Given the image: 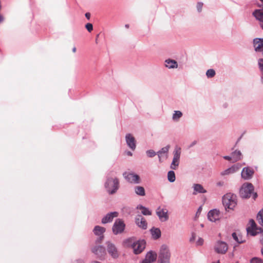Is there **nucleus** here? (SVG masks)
I'll return each instance as SVG.
<instances>
[{"instance_id":"47","label":"nucleus","mask_w":263,"mask_h":263,"mask_svg":"<svg viewBox=\"0 0 263 263\" xmlns=\"http://www.w3.org/2000/svg\"><path fill=\"white\" fill-rule=\"evenodd\" d=\"M223 158L227 160H229V161H231L232 160L233 161V157H232V156L231 155V156H224L223 157Z\"/></svg>"},{"instance_id":"17","label":"nucleus","mask_w":263,"mask_h":263,"mask_svg":"<svg viewBox=\"0 0 263 263\" xmlns=\"http://www.w3.org/2000/svg\"><path fill=\"white\" fill-rule=\"evenodd\" d=\"M252 15L258 21L260 28L263 30V10H254L252 12Z\"/></svg>"},{"instance_id":"57","label":"nucleus","mask_w":263,"mask_h":263,"mask_svg":"<svg viewBox=\"0 0 263 263\" xmlns=\"http://www.w3.org/2000/svg\"><path fill=\"white\" fill-rule=\"evenodd\" d=\"M261 83L263 84V71L262 72H261Z\"/></svg>"},{"instance_id":"31","label":"nucleus","mask_w":263,"mask_h":263,"mask_svg":"<svg viewBox=\"0 0 263 263\" xmlns=\"http://www.w3.org/2000/svg\"><path fill=\"white\" fill-rule=\"evenodd\" d=\"M233 238L238 243H242L245 242V240H243L241 235H237L236 232H233L232 234Z\"/></svg>"},{"instance_id":"21","label":"nucleus","mask_w":263,"mask_h":263,"mask_svg":"<svg viewBox=\"0 0 263 263\" xmlns=\"http://www.w3.org/2000/svg\"><path fill=\"white\" fill-rule=\"evenodd\" d=\"M170 148V146L167 145L163 148H162L160 150H159L157 152V155L158 156L159 161H161V158L165 156V157L167 158V153Z\"/></svg>"},{"instance_id":"38","label":"nucleus","mask_w":263,"mask_h":263,"mask_svg":"<svg viewBox=\"0 0 263 263\" xmlns=\"http://www.w3.org/2000/svg\"><path fill=\"white\" fill-rule=\"evenodd\" d=\"M258 68L260 71V72L263 71V59H259L258 60Z\"/></svg>"},{"instance_id":"2","label":"nucleus","mask_w":263,"mask_h":263,"mask_svg":"<svg viewBox=\"0 0 263 263\" xmlns=\"http://www.w3.org/2000/svg\"><path fill=\"white\" fill-rule=\"evenodd\" d=\"M254 187L251 183H244L240 190L239 194L242 198L247 199L251 197L255 200L257 197V194L254 192Z\"/></svg>"},{"instance_id":"51","label":"nucleus","mask_w":263,"mask_h":263,"mask_svg":"<svg viewBox=\"0 0 263 263\" xmlns=\"http://www.w3.org/2000/svg\"><path fill=\"white\" fill-rule=\"evenodd\" d=\"M90 15H90V13H89V12H87V13H85V16L87 20H89L90 19Z\"/></svg>"},{"instance_id":"27","label":"nucleus","mask_w":263,"mask_h":263,"mask_svg":"<svg viewBox=\"0 0 263 263\" xmlns=\"http://www.w3.org/2000/svg\"><path fill=\"white\" fill-rule=\"evenodd\" d=\"M136 241V240L134 237H130L125 239L123 241V243L124 246L126 247H131L132 248Z\"/></svg>"},{"instance_id":"43","label":"nucleus","mask_w":263,"mask_h":263,"mask_svg":"<svg viewBox=\"0 0 263 263\" xmlns=\"http://www.w3.org/2000/svg\"><path fill=\"white\" fill-rule=\"evenodd\" d=\"M250 222L251 224V227L250 228H258L257 226V224H256L255 222L254 221V220L253 219H250Z\"/></svg>"},{"instance_id":"28","label":"nucleus","mask_w":263,"mask_h":263,"mask_svg":"<svg viewBox=\"0 0 263 263\" xmlns=\"http://www.w3.org/2000/svg\"><path fill=\"white\" fill-rule=\"evenodd\" d=\"M137 209L141 210V213L143 215L147 216L152 215V212L149 210V209L144 206L141 204L138 205Z\"/></svg>"},{"instance_id":"56","label":"nucleus","mask_w":263,"mask_h":263,"mask_svg":"<svg viewBox=\"0 0 263 263\" xmlns=\"http://www.w3.org/2000/svg\"><path fill=\"white\" fill-rule=\"evenodd\" d=\"M126 154L128 155V156H132L133 155V153L130 152V151H127L126 152Z\"/></svg>"},{"instance_id":"8","label":"nucleus","mask_w":263,"mask_h":263,"mask_svg":"<svg viewBox=\"0 0 263 263\" xmlns=\"http://www.w3.org/2000/svg\"><path fill=\"white\" fill-rule=\"evenodd\" d=\"M228 250V245L227 242L221 240L216 241L214 246V250L217 253L224 254Z\"/></svg>"},{"instance_id":"53","label":"nucleus","mask_w":263,"mask_h":263,"mask_svg":"<svg viewBox=\"0 0 263 263\" xmlns=\"http://www.w3.org/2000/svg\"><path fill=\"white\" fill-rule=\"evenodd\" d=\"M197 143V141L196 140H194L193 142H192V143L189 146V147H191L195 145Z\"/></svg>"},{"instance_id":"9","label":"nucleus","mask_w":263,"mask_h":263,"mask_svg":"<svg viewBox=\"0 0 263 263\" xmlns=\"http://www.w3.org/2000/svg\"><path fill=\"white\" fill-rule=\"evenodd\" d=\"M91 251L100 259H103L106 254L105 248L101 245L94 246L91 248Z\"/></svg>"},{"instance_id":"18","label":"nucleus","mask_w":263,"mask_h":263,"mask_svg":"<svg viewBox=\"0 0 263 263\" xmlns=\"http://www.w3.org/2000/svg\"><path fill=\"white\" fill-rule=\"evenodd\" d=\"M219 211L217 209L210 210L208 213V218L212 222H215L219 218Z\"/></svg>"},{"instance_id":"4","label":"nucleus","mask_w":263,"mask_h":263,"mask_svg":"<svg viewBox=\"0 0 263 263\" xmlns=\"http://www.w3.org/2000/svg\"><path fill=\"white\" fill-rule=\"evenodd\" d=\"M171 254L168 247L165 245L161 247L158 256V263H170Z\"/></svg>"},{"instance_id":"26","label":"nucleus","mask_w":263,"mask_h":263,"mask_svg":"<svg viewBox=\"0 0 263 263\" xmlns=\"http://www.w3.org/2000/svg\"><path fill=\"white\" fill-rule=\"evenodd\" d=\"M134 191L135 194L138 196H144L145 195V191L143 186H135L134 187Z\"/></svg>"},{"instance_id":"64","label":"nucleus","mask_w":263,"mask_h":263,"mask_svg":"<svg viewBox=\"0 0 263 263\" xmlns=\"http://www.w3.org/2000/svg\"><path fill=\"white\" fill-rule=\"evenodd\" d=\"M240 138H241V137H240V138L238 139V140L237 141L236 143H237L239 142V141L240 140Z\"/></svg>"},{"instance_id":"34","label":"nucleus","mask_w":263,"mask_h":263,"mask_svg":"<svg viewBox=\"0 0 263 263\" xmlns=\"http://www.w3.org/2000/svg\"><path fill=\"white\" fill-rule=\"evenodd\" d=\"M181 118V111H175V113L173 115L172 119L174 121H178Z\"/></svg>"},{"instance_id":"46","label":"nucleus","mask_w":263,"mask_h":263,"mask_svg":"<svg viewBox=\"0 0 263 263\" xmlns=\"http://www.w3.org/2000/svg\"><path fill=\"white\" fill-rule=\"evenodd\" d=\"M178 164L176 163L175 161H173L171 164V168L172 169H176V167L178 166Z\"/></svg>"},{"instance_id":"15","label":"nucleus","mask_w":263,"mask_h":263,"mask_svg":"<svg viewBox=\"0 0 263 263\" xmlns=\"http://www.w3.org/2000/svg\"><path fill=\"white\" fill-rule=\"evenodd\" d=\"M136 224L141 229L146 230L147 223L145 219L141 215H138L135 217Z\"/></svg>"},{"instance_id":"50","label":"nucleus","mask_w":263,"mask_h":263,"mask_svg":"<svg viewBox=\"0 0 263 263\" xmlns=\"http://www.w3.org/2000/svg\"><path fill=\"white\" fill-rule=\"evenodd\" d=\"M260 233L261 234V235H262V238L260 239V242L262 245H263V229L262 228H261V233Z\"/></svg>"},{"instance_id":"40","label":"nucleus","mask_w":263,"mask_h":263,"mask_svg":"<svg viewBox=\"0 0 263 263\" xmlns=\"http://www.w3.org/2000/svg\"><path fill=\"white\" fill-rule=\"evenodd\" d=\"M203 3L202 2H198L196 8L198 12H200L202 10V8L203 7Z\"/></svg>"},{"instance_id":"19","label":"nucleus","mask_w":263,"mask_h":263,"mask_svg":"<svg viewBox=\"0 0 263 263\" xmlns=\"http://www.w3.org/2000/svg\"><path fill=\"white\" fill-rule=\"evenodd\" d=\"M164 66L168 69H175L178 67V65L175 60L169 58L164 61Z\"/></svg>"},{"instance_id":"14","label":"nucleus","mask_w":263,"mask_h":263,"mask_svg":"<svg viewBox=\"0 0 263 263\" xmlns=\"http://www.w3.org/2000/svg\"><path fill=\"white\" fill-rule=\"evenodd\" d=\"M119 213L117 212H111L107 213L101 219L102 224L110 223L112 221L114 218L118 216Z\"/></svg>"},{"instance_id":"13","label":"nucleus","mask_w":263,"mask_h":263,"mask_svg":"<svg viewBox=\"0 0 263 263\" xmlns=\"http://www.w3.org/2000/svg\"><path fill=\"white\" fill-rule=\"evenodd\" d=\"M157 255L153 251L148 252L145 258L140 263H152L156 260Z\"/></svg>"},{"instance_id":"7","label":"nucleus","mask_w":263,"mask_h":263,"mask_svg":"<svg viewBox=\"0 0 263 263\" xmlns=\"http://www.w3.org/2000/svg\"><path fill=\"white\" fill-rule=\"evenodd\" d=\"M123 176L125 179L129 183L137 184L141 182L140 176L133 172H125L123 174Z\"/></svg>"},{"instance_id":"35","label":"nucleus","mask_w":263,"mask_h":263,"mask_svg":"<svg viewBox=\"0 0 263 263\" xmlns=\"http://www.w3.org/2000/svg\"><path fill=\"white\" fill-rule=\"evenodd\" d=\"M215 74V71L213 69H209L206 72V76L209 78L214 77Z\"/></svg>"},{"instance_id":"54","label":"nucleus","mask_w":263,"mask_h":263,"mask_svg":"<svg viewBox=\"0 0 263 263\" xmlns=\"http://www.w3.org/2000/svg\"><path fill=\"white\" fill-rule=\"evenodd\" d=\"M4 20V17L1 14H0V23H2Z\"/></svg>"},{"instance_id":"63","label":"nucleus","mask_w":263,"mask_h":263,"mask_svg":"<svg viewBox=\"0 0 263 263\" xmlns=\"http://www.w3.org/2000/svg\"><path fill=\"white\" fill-rule=\"evenodd\" d=\"M261 253L262 255L263 256V248H261Z\"/></svg>"},{"instance_id":"58","label":"nucleus","mask_w":263,"mask_h":263,"mask_svg":"<svg viewBox=\"0 0 263 263\" xmlns=\"http://www.w3.org/2000/svg\"><path fill=\"white\" fill-rule=\"evenodd\" d=\"M259 52H260L261 54V55L263 56V48H261Z\"/></svg>"},{"instance_id":"25","label":"nucleus","mask_w":263,"mask_h":263,"mask_svg":"<svg viewBox=\"0 0 263 263\" xmlns=\"http://www.w3.org/2000/svg\"><path fill=\"white\" fill-rule=\"evenodd\" d=\"M247 233L251 236H254L261 233V228H248L247 229Z\"/></svg>"},{"instance_id":"12","label":"nucleus","mask_w":263,"mask_h":263,"mask_svg":"<svg viewBox=\"0 0 263 263\" xmlns=\"http://www.w3.org/2000/svg\"><path fill=\"white\" fill-rule=\"evenodd\" d=\"M254 174L253 169L249 166L245 167L242 168L241 173V176L244 180H250L251 179Z\"/></svg>"},{"instance_id":"55","label":"nucleus","mask_w":263,"mask_h":263,"mask_svg":"<svg viewBox=\"0 0 263 263\" xmlns=\"http://www.w3.org/2000/svg\"><path fill=\"white\" fill-rule=\"evenodd\" d=\"M257 6L261 8V9H258L257 10H263V4H258Z\"/></svg>"},{"instance_id":"59","label":"nucleus","mask_w":263,"mask_h":263,"mask_svg":"<svg viewBox=\"0 0 263 263\" xmlns=\"http://www.w3.org/2000/svg\"><path fill=\"white\" fill-rule=\"evenodd\" d=\"M99 36V34H98L97 35V36H96V43H98V38Z\"/></svg>"},{"instance_id":"52","label":"nucleus","mask_w":263,"mask_h":263,"mask_svg":"<svg viewBox=\"0 0 263 263\" xmlns=\"http://www.w3.org/2000/svg\"><path fill=\"white\" fill-rule=\"evenodd\" d=\"M224 184V182L223 181H219L217 183V185L218 186H223Z\"/></svg>"},{"instance_id":"30","label":"nucleus","mask_w":263,"mask_h":263,"mask_svg":"<svg viewBox=\"0 0 263 263\" xmlns=\"http://www.w3.org/2000/svg\"><path fill=\"white\" fill-rule=\"evenodd\" d=\"M237 170V168L235 166H232L220 173L221 176L229 175L235 173Z\"/></svg>"},{"instance_id":"32","label":"nucleus","mask_w":263,"mask_h":263,"mask_svg":"<svg viewBox=\"0 0 263 263\" xmlns=\"http://www.w3.org/2000/svg\"><path fill=\"white\" fill-rule=\"evenodd\" d=\"M256 219L259 224L263 227V208L258 212Z\"/></svg>"},{"instance_id":"11","label":"nucleus","mask_w":263,"mask_h":263,"mask_svg":"<svg viewBox=\"0 0 263 263\" xmlns=\"http://www.w3.org/2000/svg\"><path fill=\"white\" fill-rule=\"evenodd\" d=\"M168 211L159 206L156 210V214L161 222H164L168 219Z\"/></svg>"},{"instance_id":"37","label":"nucleus","mask_w":263,"mask_h":263,"mask_svg":"<svg viewBox=\"0 0 263 263\" xmlns=\"http://www.w3.org/2000/svg\"><path fill=\"white\" fill-rule=\"evenodd\" d=\"M147 156L149 158H153L157 154L154 150L149 149L146 152Z\"/></svg>"},{"instance_id":"6","label":"nucleus","mask_w":263,"mask_h":263,"mask_svg":"<svg viewBox=\"0 0 263 263\" xmlns=\"http://www.w3.org/2000/svg\"><path fill=\"white\" fill-rule=\"evenodd\" d=\"M106 250L113 259H117L119 256V252L116 246L110 241H107L106 242Z\"/></svg>"},{"instance_id":"44","label":"nucleus","mask_w":263,"mask_h":263,"mask_svg":"<svg viewBox=\"0 0 263 263\" xmlns=\"http://www.w3.org/2000/svg\"><path fill=\"white\" fill-rule=\"evenodd\" d=\"M179 158V154L178 153V151H177L174 154V158L173 161H175V162H177V160Z\"/></svg>"},{"instance_id":"36","label":"nucleus","mask_w":263,"mask_h":263,"mask_svg":"<svg viewBox=\"0 0 263 263\" xmlns=\"http://www.w3.org/2000/svg\"><path fill=\"white\" fill-rule=\"evenodd\" d=\"M250 263H263V260L257 257H254L250 260Z\"/></svg>"},{"instance_id":"48","label":"nucleus","mask_w":263,"mask_h":263,"mask_svg":"<svg viewBox=\"0 0 263 263\" xmlns=\"http://www.w3.org/2000/svg\"><path fill=\"white\" fill-rule=\"evenodd\" d=\"M196 236V234L195 233H192V236L190 239V241L191 242L194 241L195 239Z\"/></svg>"},{"instance_id":"39","label":"nucleus","mask_w":263,"mask_h":263,"mask_svg":"<svg viewBox=\"0 0 263 263\" xmlns=\"http://www.w3.org/2000/svg\"><path fill=\"white\" fill-rule=\"evenodd\" d=\"M85 28L89 32H90L93 30V25L91 23H87L85 25Z\"/></svg>"},{"instance_id":"29","label":"nucleus","mask_w":263,"mask_h":263,"mask_svg":"<svg viewBox=\"0 0 263 263\" xmlns=\"http://www.w3.org/2000/svg\"><path fill=\"white\" fill-rule=\"evenodd\" d=\"M233 157V162H236L241 159L242 155L240 151L236 150L231 153Z\"/></svg>"},{"instance_id":"16","label":"nucleus","mask_w":263,"mask_h":263,"mask_svg":"<svg viewBox=\"0 0 263 263\" xmlns=\"http://www.w3.org/2000/svg\"><path fill=\"white\" fill-rule=\"evenodd\" d=\"M126 143L127 146L132 151H134L136 147V140L130 134H127L125 136Z\"/></svg>"},{"instance_id":"62","label":"nucleus","mask_w":263,"mask_h":263,"mask_svg":"<svg viewBox=\"0 0 263 263\" xmlns=\"http://www.w3.org/2000/svg\"><path fill=\"white\" fill-rule=\"evenodd\" d=\"M125 27L126 28H128L129 27V25L128 24H126L125 25Z\"/></svg>"},{"instance_id":"23","label":"nucleus","mask_w":263,"mask_h":263,"mask_svg":"<svg viewBox=\"0 0 263 263\" xmlns=\"http://www.w3.org/2000/svg\"><path fill=\"white\" fill-rule=\"evenodd\" d=\"M150 232L152 238L155 240L158 239L161 237V232L159 228L153 227L150 230Z\"/></svg>"},{"instance_id":"3","label":"nucleus","mask_w":263,"mask_h":263,"mask_svg":"<svg viewBox=\"0 0 263 263\" xmlns=\"http://www.w3.org/2000/svg\"><path fill=\"white\" fill-rule=\"evenodd\" d=\"M222 204L226 210H233L237 204L236 195L231 193H227L222 197Z\"/></svg>"},{"instance_id":"10","label":"nucleus","mask_w":263,"mask_h":263,"mask_svg":"<svg viewBox=\"0 0 263 263\" xmlns=\"http://www.w3.org/2000/svg\"><path fill=\"white\" fill-rule=\"evenodd\" d=\"M146 242L144 240H138L136 241L132 249H133L135 254H139L144 250Z\"/></svg>"},{"instance_id":"1","label":"nucleus","mask_w":263,"mask_h":263,"mask_svg":"<svg viewBox=\"0 0 263 263\" xmlns=\"http://www.w3.org/2000/svg\"><path fill=\"white\" fill-rule=\"evenodd\" d=\"M112 172H110L106 175V179L104 183V187L107 193L114 195L117 193L119 188V181L115 176H112Z\"/></svg>"},{"instance_id":"5","label":"nucleus","mask_w":263,"mask_h":263,"mask_svg":"<svg viewBox=\"0 0 263 263\" xmlns=\"http://www.w3.org/2000/svg\"><path fill=\"white\" fill-rule=\"evenodd\" d=\"M125 228V224L121 219H117L112 227V231L114 234L117 235L122 233Z\"/></svg>"},{"instance_id":"20","label":"nucleus","mask_w":263,"mask_h":263,"mask_svg":"<svg viewBox=\"0 0 263 263\" xmlns=\"http://www.w3.org/2000/svg\"><path fill=\"white\" fill-rule=\"evenodd\" d=\"M253 46L254 50L258 52L263 48V39L262 38H255L253 41Z\"/></svg>"},{"instance_id":"60","label":"nucleus","mask_w":263,"mask_h":263,"mask_svg":"<svg viewBox=\"0 0 263 263\" xmlns=\"http://www.w3.org/2000/svg\"><path fill=\"white\" fill-rule=\"evenodd\" d=\"M91 263H101V262L100 261H91Z\"/></svg>"},{"instance_id":"24","label":"nucleus","mask_w":263,"mask_h":263,"mask_svg":"<svg viewBox=\"0 0 263 263\" xmlns=\"http://www.w3.org/2000/svg\"><path fill=\"white\" fill-rule=\"evenodd\" d=\"M106 229L103 227L96 226L93 230V232L95 235L100 236L104 235V233L105 232Z\"/></svg>"},{"instance_id":"33","label":"nucleus","mask_w":263,"mask_h":263,"mask_svg":"<svg viewBox=\"0 0 263 263\" xmlns=\"http://www.w3.org/2000/svg\"><path fill=\"white\" fill-rule=\"evenodd\" d=\"M167 179L170 182H173L175 181L176 177L173 171H170L167 173Z\"/></svg>"},{"instance_id":"45","label":"nucleus","mask_w":263,"mask_h":263,"mask_svg":"<svg viewBox=\"0 0 263 263\" xmlns=\"http://www.w3.org/2000/svg\"><path fill=\"white\" fill-rule=\"evenodd\" d=\"M201 211H202V206H200L198 208V210H197V212H196V217H199V215H200V213H201Z\"/></svg>"},{"instance_id":"61","label":"nucleus","mask_w":263,"mask_h":263,"mask_svg":"<svg viewBox=\"0 0 263 263\" xmlns=\"http://www.w3.org/2000/svg\"><path fill=\"white\" fill-rule=\"evenodd\" d=\"M76 47H73V49H72V51L74 52H76Z\"/></svg>"},{"instance_id":"49","label":"nucleus","mask_w":263,"mask_h":263,"mask_svg":"<svg viewBox=\"0 0 263 263\" xmlns=\"http://www.w3.org/2000/svg\"><path fill=\"white\" fill-rule=\"evenodd\" d=\"M72 263H84V261L82 259H78L72 261Z\"/></svg>"},{"instance_id":"42","label":"nucleus","mask_w":263,"mask_h":263,"mask_svg":"<svg viewBox=\"0 0 263 263\" xmlns=\"http://www.w3.org/2000/svg\"><path fill=\"white\" fill-rule=\"evenodd\" d=\"M203 239L202 238L199 237L196 241V245L200 246H202L203 244Z\"/></svg>"},{"instance_id":"41","label":"nucleus","mask_w":263,"mask_h":263,"mask_svg":"<svg viewBox=\"0 0 263 263\" xmlns=\"http://www.w3.org/2000/svg\"><path fill=\"white\" fill-rule=\"evenodd\" d=\"M98 236V238L96 240V243L97 244L101 243L104 238V235H100Z\"/></svg>"},{"instance_id":"22","label":"nucleus","mask_w":263,"mask_h":263,"mask_svg":"<svg viewBox=\"0 0 263 263\" xmlns=\"http://www.w3.org/2000/svg\"><path fill=\"white\" fill-rule=\"evenodd\" d=\"M194 195H196L197 193H206V190L204 189L203 186L200 184L195 183L193 184Z\"/></svg>"}]
</instances>
